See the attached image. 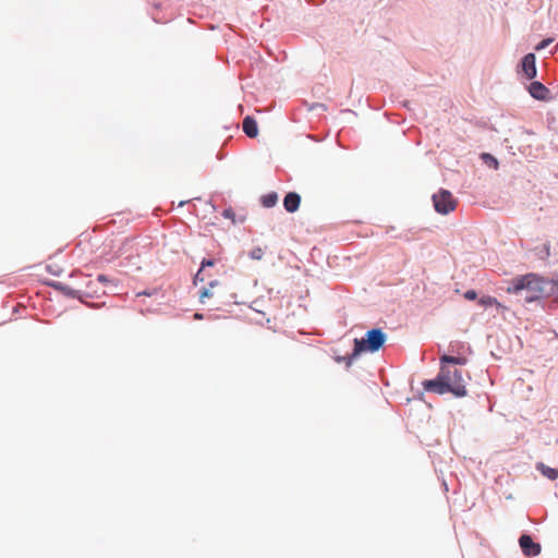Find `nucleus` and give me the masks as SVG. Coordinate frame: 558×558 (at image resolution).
Returning a JSON list of instances; mask_svg holds the SVG:
<instances>
[{"instance_id": "nucleus-1", "label": "nucleus", "mask_w": 558, "mask_h": 558, "mask_svg": "<svg viewBox=\"0 0 558 558\" xmlns=\"http://www.w3.org/2000/svg\"><path fill=\"white\" fill-rule=\"evenodd\" d=\"M423 387L438 395L450 392L458 398L465 397L468 393L462 371L451 365H440L437 377L425 380Z\"/></svg>"}, {"instance_id": "nucleus-2", "label": "nucleus", "mask_w": 558, "mask_h": 558, "mask_svg": "<svg viewBox=\"0 0 558 558\" xmlns=\"http://www.w3.org/2000/svg\"><path fill=\"white\" fill-rule=\"evenodd\" d=\"M522 291L526 292L524 300L527 302H532L537 300L543 291H544V281L539 277L534 274H529L522 276L520 278H515L511 286L507 288L508 293H520Z\"/></svg>"}, {"instance_id": "nucleus-3", "label": "nucleus", "mask_w": 558, "mask_h": 558, "mask_svg": "<svg viewBox=\"0 0 558 558\" xmlns=\"http://www.w3.org/2000/svg\"><path fill=\"white\" fill-rule=\"evenodd\" d=\"M386 335L379 328L371 329L366 332L365 338L354 339V349L351 359H354L363 352H377L386 342Z\"/></svg>"}, {"instance_id": "nucleus-4", "label": "nucleus", "mask_w": 558, "mask_h": 558, "mask_svg": "<svg viewBox=\"0 0 558 558\" xmlns=\"http://www.w3.org/2000/svg\"><path fill=\"white\" fill-rule=\"evenodd\" d=\"M435 210L441 215H448L457 207V199L447 190H439L433 195Z\"/></svg>"}, {"instance_id": "nucleus-5", "label": "nucleus", "mask_w": 558, "mask_h": 558, "mask_svg": "<svg viewBox=\"0 0 558 558\" xmlns=\"http://www.w3.org/2000/svg\"><path fill=\"white\" fill-rule=\"evenodd\" d=\"M217 298L221 302L225 301L223 289L218 281H210L208 288H204L199 293V301L205 303L206 299Z\"/></svg>"}, {"instance_id": "nucleus-6", "label": "nucleus", "mask_w": 558, "mask_h": 558, "mask_svg": "<svg viewBox=\"0 0 558 558\" xmlns=\"http://www.w3.org/2000/svg\"><path fill=\"white\" fill-rule=\"evenodd\" d=\"M519 545L521 547L522 553L527 557H534L539 555L541 545L535 543L532 537L527 534H523L519 538Z\"/></svg>"}, {"instance_id": "nucleus-7", "label": "nucleus", "mask_w": 558, "mask_h": 558, "mask_svg": "<svg viewBox=\"0 0 558 558\" xmlns=\"http://www.w3.org/2000/svg\"><path fill=\"white\" fill-rule=\"evenodd\" d=\"M52 287L56 290L61 291L64 295L82 299L83 296L92 298L94 295L93 292H89L88 290H82V289H73L68 284H64L62 282L53 283Z\"/></svg>"}, {"instance_id": "nucleus-8", "label": "nucleus", "mask_w": 558, "mask_h": 558, "mask_svg": "<svg viewBox=\"0 0 558 558\" xmlns=\"http://www.w3.org/2000/svg\"><path fill=\"white\" fill-rule=\"evenodd\" d=\"M522 71L524 72L527 80H532L536 76L535 54L527 53L522 59Z\"/></svg>"}, {"instance_id": "nucleus-9", "label": "nucleus", "mask_w": 558, "mask_h": 558, "mask_svg": "<svg viewBox=\"0 0 558 558\" xmlns=\"http://www.w3.org/2000/svg\"><path fill=\"white\" fill-rule=\"evenodd\" d=\"M301 203V196L295 192H290L283 199L284 209L288 213H294L299 209Z\"/></svg>"}, {"instance_id": "nucleus-10", "label": "nucleus", "mask_w": 558, "mask_h": 558, "mask_svg": "<svg viewBox=\"0 0 558 558\" xmlns=\"http://www.w3.org/2000/svg\"><path fill=\"white\" fill-rule=\"evenodd\" d=\"M529 92L532 97L538 100H544L547 98L549 93L548 88L543 85L541 82H533L529 87Z\"/></svg>"}, {"instance_id": "nucleus-11", "label": "nucleus", "mask_w": 558, "mask_h": 558, "mask_svg": "<svg viewBox=\"0 0 558 558\" xmlns=\"http://www.w3.org/2000/svg\"><path fill=\"white\" fill-rule=\"evenodd\" d=\"M243 131L251 138H254L257 136V134H258L257 123L252 117L247 116L244 118Z\"/></svg>"}, {"instance_id": "nucleus-12", "label": "nucleus", "mask_w": 558, "mask_h": 558, "mask_svg": "<svg viewBox=\"0 0 558 558\" xmlns=\"http://www.w3.org/2000/svg\"><path fill=\"white\" fill-rule=\"evenodd\" d=\"M536 469L542 473L543 476L555 481L558 478V469L550 468L543 462L536 463Z\"/></svg>"}, {"instance_id": "nucleus-13", "label": "nucleus", "mask_w": 558, "mask_h": 558, "mask_svg": "<svg viewBox=\"0 0 558 558\" xmlns=\"http://www.w3.org/2000/svg\"><path fill=\"white\" fill-rule=\"evenodd\" d=\"M468 360L464 356H451L444 354L440 356V365H451L456 367L457 365H464L466 364Z\"/></svg>"}, {"instance_id": "nucleus-14", "label": "nucleus", "mask_w": 558, "mask_h": 558, "mask_svg": "<svg viewBox=\"0 0 558 558\" xmlns=\"http://www.w3.org/2000/svg\"><path fill=\"white\" fill-rule=\"evenodd\" d=\"M478 304L483 307L496 306L497 308H505L496 298L485 295L478 300Z\"/></svg>"}, {"instance_id": "nucleus-15", "label": "nucleus", "mask_w": 558, "mask_h": 558, "mask_svg": "<svg viewBox=\"0 0 558 558\" xmlns=\"http://www.w3.org/2000/svg\"><path fill=\"white\" fill-rule=\"evenodd\" d=\"M214 265H215V260L214 259H204L202 262V268L198 270V272L194 277V283H197L198 281H201V282L205 281L206 278L203 275L204 268L205 267H211Z\"/></svg>"}, {"instance_id": "nucleus-16", "label": "nucleus", "mask_w": 558, "mask_h": 558, "mask_svg": "<svg viewBox=\"0 0 558 558\" xmlns=\"http://www.w3.org/2000/svg\"><path fill=\"white\" fill-rule=\"evenodd\" d=\"M277 202L278 195L275 192L268 193L262 197V204L267 208L274 207L277 204Z\"/></svg>"}, {"instance_id": "nucleus-17", "label": "nucleus", "mask_w": 558, "mask_h": 558, "mask_svg": "<svg viewBox=\"0 0 558 558\" xmlns=\"http://www.w3.org/2000/svg\"><path fill=\"white\" fill-rule=\"evenodd\" d=\"M85 278L88 279V286H98L99 283L106 284L110 281L105 275H99L95 280L90 279L89 276H86Z\"/></svg>"}, {"instance_id": "nucleus-18", "label": "nucleus", "mask_w": 558, "mask_h": 558, "mask_svg": "<svg viewBox=\"0 0 558 558\" xmlns=\"http://www.w3.org/2000/svg\"><path fill=\"white\" fill-rule=\"evenodd\" d=\"M264 254H265L264 248H262L260 246H256L250 252V257L255 260H260L263 258Z\"/></svg>"}, {"instance_id": "nucleus-19", "label": "nucleus", "mask_w": 558, "mask_h": 558, "mask_svg": "<svg viewBox=\"0 0 558 558\" xmlns=\"http://www.w3.org/2000/svg\"><path fill=\"white\" fill-rule=\"evenodd\" d=\"M553 41L551 38H547V39H544L542 40L536 47L535 49L536 50H542V49H545L550 43Z\"/></svg>"}, {"instance_id": "nucleus-20", "label": "nucleus", "mask_w": 558, "mask_h": 558, "mask_svg": "<svg viewBox=\"0 0 558 558\" xmlns=\"http://www.w3.org/2000/svg\"><path fill=\"white\" fill-rule=\"evenodd\" d=\"M85 290H88L89 292H93L94 296H98L99 295V290H98V286H88V282L86 283V289Z\"/></svg>"}, {"instance_id": "nucleus-21", "label": "nucleus", "mask_w": 558, "mask_h": 558, "mask_svg": "<svg viewBox=\"0 0 558 558\" xmlns=\"http://www.w3.org/2000/svg\"><path fill=\"white\" fill-rule=\"evenodd\" d=\"M476 296H477V293H476L474 290H468V291L464 293V298H465L466 300H470V301L475 300V299H476Z\"/></svg>"}, {"instance_id": "nucleus-22", "label": "nucleus", "mask_w": 558, "mask_h": 558, "mask_svg": "<svg viewBox=\"0 0 558 558\" xmlns=\"http://www.w3.org/2000/svg\"><path fill=\"white\" fill-rule=\"evenodd\" d=\"M483 157H484L485 159L493 160V165H494V167H495V168H497V166H498V161H497L493 156H490L489 154H484V155H483Z\"/></svg>"}, {"instance_id": "nucleus-23", "label": "nucleus", "mask_w": 558, "mask_h": 558, "mask_svg": "<svg viewBox=\"0 0 558 558\" xmlns=\"http://www.w3.org/2000/svg\"><path fill=\"white\" fill-rule=\"evenodd\" d=\"M194 318H195V319H202V318H203V315H202V314L196 313V314L194 315Z\"/></svg>"}, {"instance_id": "nucleus-24", "label": "nucleus", "mask_w": 558, "mask_h": 558, "mask_svg": "<svg viewBox=\"0 0 558 558\" xmlns=\"http://www.w3.org/2000/svg\"><path fill=\"white\" fill-rule=\"evenodd\" d=\"M546 254L549 255V245H545Z\"/></svg>"}, {"instance_id": "nucleus-25", "label": "nucleus", "mask_w": 558, "mask_h": 558, "mask_svg": "<svg viewBox=\"0 0 558 558\" xmlns=\"http://www.w3.org/2000/svg\"><path fill=\"white\" fill-rule=\"evenodd\" d=\"M225 216H230V213L228 210H226Z\"/></svg>"}]
</instances>
